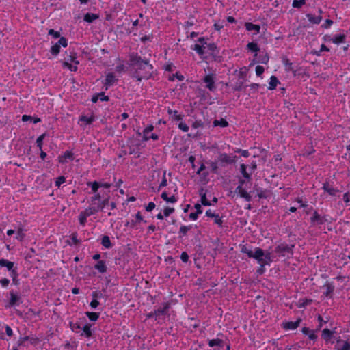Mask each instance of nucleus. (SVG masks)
I'll use <instances>...</instances> for the list:
<instances>
[{
	"label": "nucleus",
	"instance_id": "4d7b16f0",
	"mask_svg": "<svg viewBox=\"0 0 350 350\" xmlns=\"http://www.w3.org/2000/svg\"><path fill=\"white\" fill-rule=\"evenodd\" d=\"M70 237L72 241V244L77 245L80 243V241L77 239V233L76 232L72 233Z\"/></svg>",
	"mask_w": 350,
	"mask_h": 350
},
{
	"label": "nucleus",
	"instance_id": "58836bf2",
	"mask_svg": "<svg viewBox=\"0 0 350 350\" xmlns=\"http://www.w3.org/2000/svg\"><path fill=\"white\" fill-rule=\"evenodd\" d=\"M12 277V282L15 285L19 284V280L18 279V273H17L16 267H14L12 270L10 271Z\"/></svg>",
	"mask_w": 350,
	"mask_h": 350
},
{
	"label": "nucleus",
	"instance_id": "20e7f679",
	"mask_svg": "<svg viewBox=\"0 0 350 350\" xmlns=\"http://www.w3.org/2000/svg\"><path fill=\"white\" fill-rule=\"evenodd\" d=\"M215 79L216 75L215 73L207 74L202 79L205 87L211 92H214L216 90Z\"/></svg>",
	"mask_w": 350,
	"mask_h": 350
},
{
	"label": "nucleus",
	"instance_id": "7c9ffc66",
	"mask_svg": "<svg viewBox=\"0 0 350 350\" xmlns=\"http://www.w3.org/2000/svg\"><path fill=\"white\" fill-rule=\"evenodd\" d=\"M213 123L214 126H221L222 128L227 127L229 125L228 121L224 118L215 120Z\"/></svg>",
	"mask_w": 350,
	"mask_h": 350
},
{
	"label": "nucleus",
	"instance_id": "e433bc0d",
	"mask_svg": "<svg viewBox=\"0 0 350 350\" xmlns=\"http://www.w3.org/2000/svg\"><path fill=\"white\" fill-rule=\"evenodd\" d=\"M85 315L91 321H96L99 318L100 313L94 312H86Z\"/></svg>",
	"mask_w": 350,
	"mask_h": 350
},
{
	"label": "nucleus",
	"instance_id": "72a5a7b5",
	"mask_svg": "<svg viewBox=\"0 0 350 350\" xmlns=\"http://www.w3.org/2000/svg\"><path fill=\"white\" fill-rule=\"evenodd\" d=\"M325 287L326 288V291L323 294L326 297H331L334 291V286L332 283H327Z\"/></svg>",
	"mask_w": 350,
	"mask_h": 350
},
{
	"label": "nucleus",
	"instance_id": "a211bd4d",
	"mask_svg": "<svg viewBox=\"0 0 350 350\" xmlns=\"http://www.w3.org/2000/svg\"><path fill=\"white\" fill-rule=\"evenodd\" d=\"M169 308H170L169 303H165L164 306L163 308H159L157 310H154V314H155V315L157 317H160L161 315H165L167 313Z\"/></svg>",
	"mask_w": 350,
	"mask_h": 350
},
{
	"label": "nucleus",
	"instance_id": "412c9836",
	"mask_svg": "<svg viewBox=\"0 0 350 350\" xmlns=\"http://www.w3.org/2000/svg\"><path fill=\"white\" fill-rule=\"evenodd\" d=\"M323 188L329 195L332 196H336V193L338 192V191L335 189L329 183H324Z\"/></svg>",
	"mask_w": 350,
	"mask_h": 350
},
{
	"label": "nucleus",
	"instance_id": "f257e3e1",
	"mask_svg": "<svg viewBox=\"0 0 350 350\" xmlns=\"http://www.w3.org/2000/svg\"><path fill=\"white\" fill-rule=\"evenodd\" d=\"M130 64L135 68L132 78L138 82L143 79L148 80L154 76V66L148 58L144 59L137 53H131L129 55Z\"/></svg>",
	"mask_w": 350,
	"mask_h": 350
},
{
	"label": "nucleus",
	"instance_id": "e2e57ef3",
	"mask_svg": "<svg viewBox=\"0 0 350 350\" xmlns=\"http://www.w3.org/2000/svg\"><path fill=\"white\" fill-rule=\"evenodd\" d=\"M203 125H204V123H203V122L201 120H195L192 123L191 126L193 129H198V128H200V127H202Z\"/></svg>",
	"mask_w": 350,
	"mask_h": 350
},
{
	"label": "nucleus",
	"instance_id": "c9c22d12",
	"mask_svg": "<svg viewBox=\"0 0 350 350\" xmlns=\"http://www.w3.org/2000/svg\"><path fill=\"white\" fill-rule=\"evenodd\" d=\"M80 120L85 122L86 124L90 125L95 120V117L94 115H92L91 116H82L80 118Z\"/></svg>",
	"mask_w": 350,
	"mask_h": 350
},
{
	"label": "nucleus",
	"instance_id": "1a4fd4ad",
	"mask_svg": "<svg viewBox=\"0 0 350 350\" xmlns=\"http://www.w3.org/2000/svg\"><path fill=\"white\" fill-rule=\"evenodd\" d=\"M75 159L74 154L70 150H66L62 154L58 157V161L60 163H66L68 161H73Z\"/></svg>",
	"mask_w": 350,
	"mask_h": 350
},
{
	"label": "nucleus",
	"instance_id": "4468645a",
	"mask_svg": "<svg viewBox=\"0 0 350 350\" xmlns=\"http://www.w3.org/2000/svg\"><path fill=\"white\" fill-rule=\"evenodd\" d=\"M10 299L9 301V306H14L16 305H19L21 301V297L16 295L13 291L10 292Z\"/></svg>",
	"mask_w": 350,
	"mask_h": 350
},
{
	"label": "nucleus",
	"instance_id": "c85d7f7f",
	"mask_svg": "<svg viewBox=\"0 0 350 350\" xmlns=\"http://www.w3.org/2000/svg\"><path fill=\"white\" fill-rule=\"evenodd\" d=\"M325 221L323 217H321L317 211L314 212V215L311 217V222L315 223L317 224H323Z\"/></svg>",
	"mask_w": 350,
	"mask_h": 350
},
{
	"label": "nucleus",
	"instance_id": "052dcab7",
	"mask_svg": "<svg viewBox=\"0 0 350 350\" xmlns=\"http://www.w3.org/2000/svg\"><path fill=\"white\" fill-rule=\"evenodd\" d=\"M255 71H256V75L258 77H260L263 74V72L265 71V68L262 66L258 65L256 66Z\"/></svg>",
	"mask_w": 350,
	"mask_h": 350
},
{
	"label": "nucleus",
	"instance_id": "7ed1b4c3",
	"mask_svg": "<svg viewBox=\"0 0 350 350\" xmlns=\"http://www.w3.org/2000/svg\"><path fill=\"white\" fill-rule=\"evenodd\" d=\"M294 247H295L294 244L288 245L285 243H282L275 247V253H278L282 256H284L287 254H290L291 255H293Z\"/></svg>",
	"mask_w": 350,
	"mask_h": 350
},
{
	"label": "nucleus",
	"instance_id": "39448f33",
	"mask_svg": "<svg viewBox=\"0 0 350 350\" xmlns=\"http://www.w3.org/2000/svg\"><path fill=\"white\" fill-rule=\"evenodd\" d=\"M67 45H68L67 39L64 37H61L59 38V41L55 43L51 47L50 52L53 55L56 56L59 54V53L60 51L61 46L63 47H66Z\"/></svg>",
	"mask_w": 350,
	"mask_h": 350
},
{
	"label": "nucleus",
	"instance_id": "a878e982",
	"mask_svg": "<svg viewBox=\"0 0 350 350\" xmlns=\"http://www.w3.org/2000/svg\"><path fill=\"white\" fill-rule=\"evenodd\" d=\"M99 18V15L94 13H86L84 15L83 20L87 23H92L94 21L98 19Z\"/></svg>",
	"mask_w": 350,
	"mask_h": 350
},
{
	"label": "nucleus",
	"instance_id": "c756f323",
	"mask_svg": "<svg viewBox=\"0 0 350 350\" xmlns=\"http://www.w3.org/2000/svg\"><path fill=\"white\" fill-rule=\"evenodd\" d=\"M192 228V226H181L179 229V238L186 236L187 232Z\"/></svg>",
	"mask_w": 350,
	"mask_h": 350
},
{
	"label": "nucleus",
	"instance_id": "6e6d98bb",
	"mask_svg": "<svg viewBox=\"0 0 350 350\" xmlns=\"http://www.w3.org/2000/svg\"><path fill=\"white\" fill-rule=\"evenodd\" d=\"M167 179L166 177V171L163 172L162 180L161 183H159V189H161L163 187H165L167 185Z\"/></svg>",
	"mask_w": 350,
	"mask_h": 350
},
{
	"label": "nucleus",
	"instance_id": "473e14b6",
	"mask_svg": "<svg viewBox=\"0 0 350 350\" xmlns=\"http://www.w3.org/2000/svg\"><path fill=\"white\" fill-rule=\"evenodd\" d=\"M154 129V126L152 124L148 125L143 131V141H148L149 137H147V134H149Z\"/></svg>",
	"mask_w": 350,
	"mask_h": 350
},
{
	"label": "nucleus",
	"instance_id": "49530a36",
	"mask_svg": "<svg viewBox=\"0 0 350 350\" xmlns=\"http://www.w3.org/2000/svg\"><path fill=\"white\" fill-rule=\"evenodd\" d=\"M306 0H293L292 2V6L294 8H301L306 4Z\"/></svg>",
	"mask_w": 350,
	"mask_h": 350
},
{
	"label": "nucleus",
	"instance_id": "4be33fe9",
	"mask_svg": "<svg viewBox=\"0 0 350 350\" xmlns=\"http://www.w3.org/2000/svg\"><path fill=\"white\" fill-rule=\"evenodd\" d=\"M191 49L195 51L196 53L200 57L203 56L205 53V46L200 45L198 44H195L194 45H192L191 46Z\"/></svg>",
	"mask_w": 350,
	"mask_h": 350
},
{
	"label": "nucleus",
	"instance_id": "ddd939ff",
	"mask_svg": "<svg viewBox=\"0 0 350 350\" xmlns=\"http://www.w3.org/2000/svg\"><path fill=\"white\" fill-rule=\"evenodd\" d=\"M264 256V250L260 247H256L254 250V255L252 258L256 259L258 263L260 265H264V262L262 261V257Z\"/></svg>",
	"mask_w": 350,
	"mask_h": 350
},
{
	"label": "nucleus",
	"instance_id": "f3484780",
	"mask_svg": "<svg viewBox=\"0 0 350 350\" xmlns=\"http://www.w3.org/2000/svg\"><path fill=\"white\" fill-rule=\"evenodd\" d=\"M333 334H334L333 331H331L329 329H324L322 331L321 336L327 343L331 342L333 344L334 341H332V342L330 341L331 338L333 336Z\"/></svg>",
	"mask_w": 350,
	"mask_h": 350
},
{
	"label": "nucleus",
	"instance_id": "6ab92c4d",
	"mask_svg": "<svg viewBox=\"0 0 350 350\" xmlns=\"http://www.w3.org/2000/svg\"><path fill=\"white\" fill-rule=\"evenodd\" d=\"M244 25L246 30L248 31H255L256 33H258L260 32V27L259 25L253 24L251 22H246Z\"/></svg>",
	"mask_w": 350,
	"mask_h": 350
},
{
	"label": "nucleus",
	"instance_id": "393cba45",
	"mask_svg": "<svg viewBox=\"0 0 350 350\" xmlns=\"http://www.w3.org/2000/svg\"><path fill=\"white\" fill-rule=\"evenodd\" d=\"M279 83H280V81L278 79V78L275 75H272L270 77L268 89L270 90H275Z\"/></svg>",
	"mask_w": 350,
	"mask_h": 350
},
{
	"label": "nucleus",
	"instance_id": "c03bdc74",
	"mask_svg": "<svg viewBox=\"0 0 350 350\" xmlns=\"http://www.w3.org/2000/svg\"><path fill=\"white\" fill-rule=\"evenodd\" d=\"M245 81L239 79L234 85V91H241L244 86Z\"/></svg>",
	"mask_w": 350,
	"mask_h": 350
},
{
	"label": "nucleus",
	"instance_id": "69168bd1",
	"mask_svg": "<svg viewBox=\"0 0 350 350\" xmlns=\"http://www.w3.org/2000/svg\"><path fill=\"white\" fill-rule=\"evenodd\" d=\"M25 236V234L23 233V229L22 228H18V229L17 230V236L16 238L17 239H19L20 241H23Z\"/></svg>",
	"mask_w": 350,
	"mask_h": 350
},
{
	"label": "nucleus",
	"instance_id": "2f4dec72",
	"mask_svg": "<svg viewBox=\"0 0 350 350\" xmlns=\"http://www.w3.org/2000/svg\"><path fill=\"white\" fill-rule=\"evenodd\" d=\"M81 329L83 332L81 336L84 334L86 338H90L92 336L90 324L86 323Z\"/></svg>",
	"mask_w": 350,
	"mask_h": 350
},
{
	"label": "nucleus",
	"instance_id": "f704fd0d",
	"mask_svg": "<svg viewBox=\"0 0 350 350\" xmlns=\"http://www.w3.org/2000/svg\"><path fill=\"white\" fill-rule=\"evenodd\" d=\"M241 252L246 254L249 258H252L254 255V252L248 248L247 245H240Z\"/></svg>",
	"mask_w": 350,
	"mask_h": 350
},
{
	"label": "nucleus",
	"instance_id": "4c0bfd02",
	"mask_svg": "<svg viewBox=\"0 0 350 350\" xmlns=\"http://www.w3.org/2000/svg\"><path fill=\"white\" fill-rule=\"evenodd\" d=\"M101 244L105 248H110L112 246L110 239H109V236H107V235H105L103 237L102 241H101Z\"/></svg>",
	"mask_w": 350,
	"mask_h": 350
},
{
	"label": "nucleus",
	"instance_id": "2eb2a0df",
	"mask_svg": "<svg viewBox=\"0 0 350 350\" xmlns=\"http://www.w3.org/2000/svg\"><path fill=\"white\" fill-rule=\"evenodd\" d=\"M101 198H93L92 204L97 205L98 208L103 210L106 205L109 204V198H104L103 201H100Z\"/></svg>",
	"mask_w": 350,
	"mask_h": 350
},
{
	"label": "nucleus",
	"instance_id": "5fc2aeb1",
	"mask_svg": "<svg viewBox=\"0 0 350 350\" xmlns=\"http://www.w3.org/2000/svg\"><path fill=\"white\" fill-rule=\"evenodd\" d=\"M246 76H247V69L245 68V67H244L239 70V79L245 81Z\"/></svg>",
	"mask_w": 350,
	"mask_h": 350
},
{
	"label": "nucleus",
	"instance_id": "bf43d9fd",
	"mask_svg": "<svg viewBox=\"0 0 350 350\" xmlns=\"http://www.w3.org/2000/svg\"><path fill=\"white\" fill-rule=\"evenodd\" d=\"M333 25V21L331 19H326L325 22L321 25V27L323 29H329Z\"/></svg>",
	"mask_w": 350,
	"mask_h": 350
},
{
	"label": "nucleus",
	"instance_id": "aec40b11",
	"mask_svg": "<svg viewBox=\"0 0 350 350\" xmlns=\"http://www.w3.org/2000/svg\"><path fill=\"white\" fill-rule=\"evenodd\" d=\"M219 161L221 163L230 164L234 163V159L226 153H221L219 156Z\"/></svg>",
	"mask_w": 350,
	"mask_h": 350
},
{
	"label": "nucleus",
	"instance_id": "9d476101",
	"mask_svg": "<svg viewBox=\"0 0 350 350\" xmlns=\"http://www.w3.org/2000/svg\"><path fill=\"white\" fill-rule=\"evenodd\" d=\"M301 321V319L300 318H298L297 319V321H295V322L287 321V322L282 323V327L283 329H284L286 330L295 329L296 328H297L299 326Z\"/></svg>",
	"mask_w": 350,
	"mask_h": 350
},
{
	"label": "nucleus",
	"instance_id": "37998d69",
	"mask_svg": "<svg viewBox=\"0 0 350 350\" xmlns=\"http://www.w3.org/2000/svg\"><path fill=\"white\" fill-rule=\"evenodd\" d=\"M334 350H350V340L343 342V345L341 347L336 345Z\"/></svg>",
	"mask_w": 350,
	"mask_h": 350
},
{
	"label": "nucleus",
	"instance_id": "423d86ee",
	"mask_svg": "<svg viewBox=\"0 0 350 350\" xmlns=\"http://www.w3.org/2000/svg\"><path fill=\"white\" fill-rule=\"evenodd\" d=\"M118 81L116 75L113 72H109L106 75L105 79L103 83L105 90H107L109 87L112 86Z\"/></svg>",
	"mask_w": 350,
	"mask_h": 350
},
{
	"label": "nucleus",
	"instance_id": "f03ea898",
	"mask_svg": "<svg viewBox=\"0 0 350 350\" xmlns=\"http://www.w3.org/2000/svg\"><path fill=\"white\" fill-rule=\"evenodd\" d=\"M241 173L245 179H239V185L235 189V192L240 197H250L248 194V189L251 185V173L247 172V165L244 163L240 165Z\"/></svg>",
	"mask_w": 350,
	"mask_h": 350
},
{
	"label": "nucleus",
	"instance_id": "774afa93",
	"mask_svg": "<svg viewBox=\"0 0 350 350\" xmlns=\"http://www.w3.org/2000/svg\"><path fill=\"white\" fill-rule=\"evenodd\" d=\"M66 178L64 176H60L57 178L55 181V185L59 187L62 184L65 183Z\"/></svg>",
	"mask_w": 350,
	"mask_h": 350
},
{
	"label": "nucleus",
	"instance_id": "13d9d810",
	"mask_svg": "<svg viewBox=\"0 0 350 350\" xmlns=\"http://www.w3.org/2000/svg\"><path fill=\"white\" fill-rule=\"evenodd\" d=\"M213 218H214V223L215 224L218 225L219 227L223 226V220L221 219V218L219 217V215L218 214H216Z\"/></svg>",
	"mask_w": 350,
	"mask_h": 350
},
{
	"label": "nucleus",
	"instance_id": "0eeeda50",
	"mask_svg": "<svg viewBox=\"0 0 350 350\" xmlns=\"http://www.w3.org/2000/svg\"><path fill=\"white\" fill-rule=\"evenodd\" d=\"M325 41H329L334 44H339L345 42L346 36L345 34H338L335 35L334 37L330 38V36L325 35L323 37Z\"/></svg>",
	"mask_w": 350,
	"mask_h": 350
},
{
	"label": "nucleus",
	"instance_id": "cd10ccee",
	"mask_svg": "<svg viewBox=\"0 0 350 350\" xmlns=\"http://www.w3.org/2000/svg\"><path fill=\"white\" fill-rule=\"evenodd\" d=\"M167 113L170 116H171L172 117L173 120L175 121H180L183 118V115L178 114V113L176 110H172L171 109H168Z\"/></svg>",
	"mask_w": 350,
	"mask_h": 350
},
{
	"label": "nucleus",
	"instance_id": "de8ad7c7",
	"mask_svg": "<svg viewBox=\"0 0 350 350\" xmlns=\"http://www.w3.org/2000/svg\"><path fill=\"white\" fill-rule=\"evenodd\" d=\"M45 137L46 134L43 133L40 135L39 137H38V138L36 139V146L40 150L42 148L43 140L45 138Z\"/></svg>",
	"mask_w": 350,
	"mask_h": 350
},
{
	"label": "nucleus",
	"instance_id": "3c124183",
	"mask_svg": "<svg viewBox=\"0 0 350 350\" xmlns=\"http://www.w3.org/2000/svg\"><path fill=\"white\" fill-rule=\"evenodd\" d=\"M70 327L72 331L77 333L79 332V330L81 329L80 324L77 322H70Z\"/></svg>",
	"mask_w": 350,
	"mask_h": 350
},
{
	"label": "nucleus",
	"instance_id": "b1692460",
	"mask_svg": "<svg viewBox=\"0 0 350 350\" xmlns=\"http://www.w3.org/2000/svg\"><path fill=\"white\" fill-rule=\"evenodd\" d=\"M94 269L98 270L100 273H104L107 271V266L104 260H98L94 265Z\"/></svg>",
	"mask_w": 350,
	"mask_h": 350
},
{
	"label": "nucleus",
	"instance_id": "ea45409f",
	"mask_svg": "<svg viewBox=\"0 0 350 350\" xmlns=\"http://www.w3.org/2000/svg\"><path fill=\"white\" fill-rule=\"evenodd\" d=\"M247 49L252 51V52H254V53H257L258 51H259L260 49L258 47V45L257 44V43L256 42H249L247 44Z\"/></svg>",
	"mask_w": 350,
	"mask_h": 350
},
{
	"label": "nucleus",
	"instance_id": "dca6fc26",
	"mask_svg": "<svg viewBox=\"0 0 350 350\" xmlns=\"http://www.w3.org/2000/svg\"><path fill=\"white\" fill-rule=\"evenodd\" d=\"M306 16L308 18V21L313 25H319L321 22L323 18L322 16H314L310 13L307 14Z\"/></svg>",
	"mask_w": 350,
	"mask_h": 350
},
{
	"label": "nucleus",
	"instance_id": "9b49d317",
	"mask_svg": "<svg viewBox=\"0 0 350 350\" xmlns=\"http://www.w3.org/2000/svg\"><path fill=\"white\" fill-rule=\"evenodd\" d=\"M28 340H29L30 343L33 345H37L39 342V339L37 337H30L29 336H26L24 337H21L19 338V340L18 341V346L23 345L24 342L25 341H28Z\"/></svg>",
	"mask_w": 350,
	"mask_h": 350
},
{
	"label": "nucleus",
	"instance_id": "f8f14e48",
	"mask_svg": "<svg viewBox=\"0 0 350 350\" xmlns=\"http://www.w3.org/2000/svg\"><path fill=\"white\" fill-rule=\"evenodd\" d=\"M264 256V250L260 247H256L254 250V255L252 258L256 259L258 263L260 265H264V262L262 261V257Z\"/></svg>",
	"mask_w": 350,
	"mask_h": 350
},
{
	"label": "nucleus",
	"instance_id": "864d4df0",
	"mask_svg": "<svg viewBox=\"0 0 350 350\" xmlns=\"http://www.w3.org/2000/svg\"><path fill=\"white\" fill-rule=\"evenodd\" d=\"M87 217L88 216L83 211H81L80 213L79 216V220L81 225L84 226L85 224Z\"/></svg>",
	"mask_w": 350,
	"mask_h": 350
},
{
	"label": "nucleus",
	"instance_id": "680f3d73",
	"mask_svg": "<svg viewBox=\"0 0 350 350\" xmlns=\"http://www.w3.org/2000/svg\"><path fill=\"white\" fill-rule=\"evenodd\" d=\"M214 29L217 31H220L221 29L224 27L223 23L219 21H215L213 24Z\"/></svg>",
	"mask_w": 350,
	"mask_h": 350
},
{
	"label": "nucleus",
	"instance_id": "603ef678",
	"mask_svg": "<svg viewBox=\"0 0 350 350\" xmlns=\"http://www.w3.org/2000/svg\"><path fill=\"white\" fill-rule=\"evenodd\" d=\"M206 46L208 50L212 52L213 53L218 52L217 46L214 42L207 44Z\"/></svg>",
	"mask_w": 350,
	"mask_h": 350
},
{
	"label": "nucleus",
	"instance_id": "a18cd8bd",
	"mask_svg": "<svg viewBox=\"0 0 350 350\" xmlns=\"http://www.w3.org/2000/svg\"><path fill=\"white\" fill-rule=\"evenodd\" d=\"M99 210L98 208V206H90L88 208H86L83 212L86 214L88 217L94 214L96 212H97Z\"/></svg>",
	"mask_w": 350,
	"mask_h": 350
},
{
	"label": "nucleus",
	"instance_id": "338daca9",
	"mask_svg": "<svg viewBox=\"0 0 350 350\" xmlns=\"http://www.w3.org/2000/svg\"><path fill=\"white\" fill-rule=\"evenodd\" d=\"M178 127L180 130L183 131V132H187L189 129V126L183 122H180Z\"/></svg>",
	"mask_w": 350,
	"mask_h": 350
},
{
	"label": "nucleus",
	"instance_id": "a19ab883",
	"mask_svg": "<svg viewBox=\"0 0 350 350\" xmlns=\"http://www.w3.org/2000/svg\"><path fill=\"white\" fill-rule=\"evenodd\" d=\"M262 261L264 262L265 265H270V263L273 261L271 254L269 252L266 253L264 252V256L262 257Z\"/></svg>",
	"mask_w": 350,
	"mask_h": 350
},
{
	"label": "nucleus",
	"instance_id": "79ce46f5",
	"mask_svg": "<svg viewBox=\"0 0 350 350\" xmlns=\"http://www.w3.org/2000/svg\"><path fill=\"white\" fill-rule=\"evenodd\" d=\"M88 185L90 187L93 193H96L100 188V185L98 183V181H94V182H90L88 183Z\"/></svg>",
	"mask_w": 350,
	"mask_h": 350
},
{
	"label": "nucleus",
	"instance_id": "5701e85b",
	"mask_svg": "<svg viewBox=\"0 0 350 350\" xmlns=\"http://www.w3.org/2000/svg\"><path fill=\"white\" fill-rule=\"evenodd\" d=\"M208 345L211 347H217L218 348H222L224 346V342L219 338L212 339L208 341Z\"/></svg>",
	"mask_w": 350,
	"mask_h": 350
},
{
	"label": "nucleus",
	"instance_id": "0e129e2a",
	"mask_svg": "<svg viewBox=\"0 0 350 350\" xmlns=\"http://www.w3.org/2000/svg\"><path fill=\"white\" fill-rule=\"evenodd\" d=\"M174 212V208L172 207H166L163 210V215L165 217H168L170 215Z\"/></svg>",
	"mask_w": 350,
	"mask_h": 350
},
{
	"label": "nucleus",
	"instance_id": "6e6552de",
	"mask_svg": "<svg viewBox=\"0 0 350 350\" xmlns=\"http://www.w3.org/2000/svg\"><path fill=\"white\" fill-rule=\"evenodd\" d=\"M100 185V188H103L105 189H109L112 188L113 190H117L120 188V185L122 183V180L119 179L118 181L114 185L113 183L105 182L104 180L98 181Z\"/></svg>",
	"mask_w": 350,
	"mask_h": 350
},
{
	"label": "nucleus",
	"instance_id": "bb28decb",
	"mask_svg": "<svg viewBox=\"0 0 350 350\" xmlns=\"http://www.w3.org/2000/svg\"><path fill=\"white\" fill-rule=\"evenodd\" d=\"M0 266L5 267L9 271L14 268V262L4 258L0 259Z\"/></svg>",
	"mask_w": 350,
	"mask_h": 350
},
{
	"label": "nucleus",
	"instance_id": "8fccbe9b",
	"mask_svg": "<svg viewBox=\"0 0 350 350\" xmlns=\"http://www.w3.org/2000/svg\"><path fill=\"white\" fill-rule=\"evenodd\" d=\"M195 25L193 18H189V19L185 22L183 24V27L185 30H188L191 27Z\"/></svg>",
	"mask_w": 350,
	"mask_h": 350
},
{
	"label": "nucleus",
	"instance_id": "09e8293b",
	"mask_svg": "<svg viewBox=\"0 0 350 350\" xmlns=\"http://www.w3.org/2000/svg\"><path fill=\"white\" fill-rule=\"evenodd\" d=\"M63 66L67 68L72 72H76L78 69L77 65H76V64L72 65V64L69 63L68 62H64L63 63Z\"/></svg>",
	"mask_w": 350,
	"mask_h": 350
}]
</instances>
